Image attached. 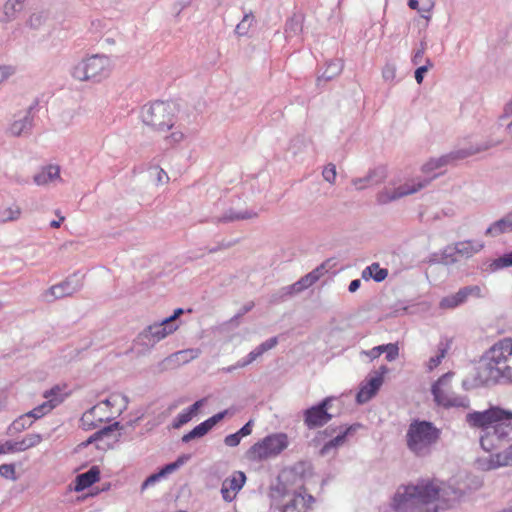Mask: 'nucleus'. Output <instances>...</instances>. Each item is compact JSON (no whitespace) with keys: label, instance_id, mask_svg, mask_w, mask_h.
<instances>
[{"label":"nucleus","instance_id":"obj_1","mask_svg":"<svg viewBox=\"0 0 512 512\" xmlns=\"http://www.w3.org/2000/svg\"><path fill=\"white\" fill-rule=\"evenodd\" d=\"M466 423L472 428L481 429L480 445L485 451L506 447L503 452L479 459L482 469L512 465V411L492 406L484 411L469 412Z\"/></svg>","mask_w":512,"mask_h":512},{"label":"nucleus","instance_id":"obj_2","mask_svg":"<svg viewBox=\"0 0 512 512\" xmlns=\"http://www.w3.org/2000/svg\"><path fill=\"white\" fill-rule=\"evenodd\" d=\"M461 496V490L446 483L421 480L399 488L392 505L397 512H439L450 508Z\"/></svg>","mask_w":512,"mask_h":512},{"label":"nucleus","instance_id":"obj_3","mask_svg":"<svg viewBox=\"0 0 512 512\" xmlns=\"http://www.w3.org/2000/svg\"><path fill=\"white\" fill-rule=\"evenodd\" d=\"M440 437L441 430L432 422L415 419L406 431V446L414 456L425 458L433 453Z\"/></svg>","mask_w":512,"mask_h":512},{"label":"nucleus","instance_id":"obj_4","mask_svg":"<svg viewBox=\"0 0 512 512\" xmlns=\"http://www.w3.org/2000/svg\"><path fill=\"white\" fill-rule=\"evenodd\" d=\"M140 116L144 125L157 132H165L174 127L176 106L171 102L155 101L142 107Z\"/></svg>","mask_w":512,"mask_h":512},{"label":"nucleus","instance_id":"obj_5","mask_svg":"<svg viewBox=\"0 0 512 512\" xmlns=\"http://www.w3.org/2000/svg\"><path fill=\"white\" fill-rule=\"evenodd\" d=\"M112 71L111 59L106 55L95 54L78 62L71 70V75L79 81L100 82Z\"/></svg>","mask_w":512,"mask_h":512},{"label":"nucleus","instance_id":"obj_6","mask_svg":"<svg viewBox=\"0 0 512 512\" xmlns=\"http://www.w3.org/2000/svg\"><path fill=\"white\" fill-rule=\"evenodd\" d=\"M288 445L289 440L285 433H273L254 443L245 455L250 461L260 462L277 457Z\"/></svg>","mask_w":512,"mask_h":512},{"label":"nucleus","instance_id":"obj_7","mask_svg":"<svg viewBox=\"0 0 512 512\" xmlns=\"http://www.w3.org/2000/svg\"><path fill=\"white\" fill-rule=\"evenodd\" d=\"M437 174H433L426 178H416L401 185L395 183H388L376 194V202L379 205H386L388 203L397 201L405 196L412 195L425 188Z\"/></svg>","mask_w":512,"mask_h":512},{"label":"nucleus","instance_id":"obj_8","mask_svg":"<svg viewBox=\"0 0 512 512\" xmlns=\"http://www.w3.org/2000/svg\"><path fill=\"white\" fill-rule=\"evenodd\" d=\"M454 376L453 372L443 374L431 388L434 401L437 405L444 408H468L470 405L467 396L457 395L451 390V379Z\"/></svg>","mask_w":512,"mask_h":512},{"label":"nucleus","instance_id":"obj_9","mask_svg":"<svg viewBox=\"0 0 512 512\" xmlns=\"http://www.w3.org/2000/svg\"><path fill=\"white\" fill-rule=\"evenodd\" d=\"M315 499L305 489L285 492L280 503L272 506L273 512H308Z\"/></svg>","mask_w":512,"mask_h":512},{"label":"nucleus","instance_id":"obj_10","mask_svg":"<svg viewBox=\"0 0 512 512\" xmlns=\"http://www.w3.org/2000/svg\"><path fill=\"white\" fill-rule=\"evenodd\" d=\"M483 248L484 243L481 240L459 241L443 250L442 261L447 265L454 264L458 261V256L470 258Z\"/></svg>","mask_w":512,"mask_h":512},{"label":"nucleus","instance_id":"obj_11","mask_svg":"<svg viewBox=\"0 0 512 512\" xmlns=\"http://www.w3.org/2000/svg\"><path fill=\"white\" fill-rule=\"evenodd\" d=\"M334 397H326L318 404L304 410V424L309 429L323 427L332 419V414L328 412Z\"/></svg>","mask_w":512,"mask_h":512},{"label":"nucleus","instance_id":"obj_12","mask_svg":"<svg viewBox=\"0 0 512 512\" xmlns=\"http://www.w3.org/2000/svg\"><path fill=\"white\" fill-rule=\"evenodd\" d=\"M494 145L495 144L486 143V144H484L482 146H479V147H477L475 149L459 150V151H456V152H451V153L442 155V156H440L438 158H431L429 161H427L422 166V172L425 173V174H431L435 170L440 169V168L448 165L449 163H451L452 161H454L456 159L465 158V157L473 155V154H475L477 152L485 151V150L493 147Z\"/></svg>","mask_w":512,"mask_h":512},{"label":"nucleus","instance_id":"obj_13","mask_svg":"<svg viewBox=\"0 0 512 512\" xmlns=\"http://www.w3.org/2000/svg\"><path fill=\"white\" fill-rule=\"evenodd\" d=\"M83 286V275L79 272L67 277L63 282L52 286L46 291L45 297L47 301H53L63 297L71 296L78 292Z\"/></svg>","mask_w":512,"mask_h":512},{"label":"nucleus","instance_id":"obj_14","mask_svg":"<svg viewBox=\"0 0 512 512\" xmlns=\"http://www.w3.org/2000/svg\"><path fill=\"white\" fill-rule=\"evenodd\" d=\"M178 324H169L165 319L147 326L139 335L145 345L154 346L178 329Z\"/></svg>","mask_w":512,"mask_h":512},{"label":"nucleus","instance_id":"obj_15","mask_svg":"<svg viewBox=\"0 0 512 512\" xmlns=\"http://www.w3.org/2000/svg\"><path fill=\"white\" fill-rule=\"evenodd\" d=\"M478 379L482 384H511L512 385V367L508 365L494 367H478Z\"/></svg>","mask_w":512,"mask_h":512},{"label":"nucleus","instance_id":"obj_16","mask_svg":"<svg viewBox=\"0 0 512 512\" xmlns=\"http://www.w3.org/2000/svg\"><path fill=\"white\" fill-rule=\"evenodd\" d=\"M360 427L359 424H353L350 426H340V427H332L329 426L324 430V434L327 436H331L334 433L338 432L337 435L326 442L323 447L321 448V455H327L332 449H336L346 442L347 438L349 436H352L357 429Z\"/></svg>","mask_w":512,"mask_h":512},{"label":"nucleus","instance_id":"obj_17","mask_svg":"<svg viewBox=\"0 0 512 512\" xmlns=\"http://www.w3.org/2000/svg\"><path fill=\"white\" fill-rule=\"evenodd\" d=\"M360 427L359 424H353L350 426H340V427H332L329 426L324 430V434L327 436H331L334 433L338 432L337 435L326 442L323 447L321 448V455H327L332 449H336L346 442L347 438L349 436H352L357 429Z\"/></svg>","mask_w":512,"mask_h":512},{"label":"nucleus","instance_id":"obj_18","mask_svg":"<svg viewBox=\"0 0 512 512\" xmlns=\"http://www.w3.org/2000/svg\"><path fill=\"white\" fill-rule=\"evenodd\" d=\"M246 475L242 471H234L225 478L221 485V496L225 502H232L246 483Z\"/></svg>","mask_w":512,"mask_h":512},{"label":"nucleus","instance_id":"obj_19","mask_svg":"<svg viewBox=\"0 0 512 512\" xmlns=\"http://www.w3.org/2000/svg\"><path fill=\"white\" fill-rule=\"evenodd\" d=\"M60 393L61 389L58 386H55L44 393V397L47 401L27 412L33 421L42 418L63 401L64 398Z\"/></svg>","mask_w":512,"mask_h":512},{"label":"nucleus","instance_id":"obj_20","mask_svg":"<svg viewBox=\"0 0 512 512\" xmlns=\"http://www.w3.org/2000/svg\"><path fill=\"white\" fill-rule=\"evenodd\" d=\"M387 370L388 369L386 366H381L380 371H382V373L376 374L361 384L360 389L356 395V401L358 404H364L376 395L377 391L380 389L383 383V373H385Z\"/></svg>","mask_w":512,"mask_h":512},{"label":"nucleus","instance_id":"obj_21","mask_svg":"<svg viewBox=\"0 0 512 512\" xmlns=\"http://www.w3.org/2000/svg\"><path fill=\"white\" fill-rule=\"evenodd\" d=\"M386 178V168L376 167L374 169H371L364 177L354 178L352 180V184L357 190H364L368 187L376 186L383 183Z\"/></svg>","mask_w":512,"mask_h":512},{"label":"nucleus","instance_id":"obj_22","mask_svg":"<svg viewBox=\"0 0 512 512\" xmlns=\"http://www.w3.org/2000/svg\"><path fill=\"white\" fill-rule=\"evenodd\" d=\"M33 127V116L31 109L15 115L14 120L9 126V133L12 136H22L31 133Z\"/></svg>","mask_w":512,"mask_h":512},{"label":"nucleus","instance_id":"obj_23","mask_svg":"<svg viewBox=\"0 0 512 512\" xmlns=\"http://www.w3.org/2000/svg\"><path fill=\"white\" fill-rule=\"evenodd\" d=\"M303 22L304 16L301 13H293V15L286 20L284 36L287 42H302L301 33L303 31Z\"/></svg>","mask_w":512,"mask_h":512},{"label":"nucleus","instance_id":"obj_24","mask_svg":"<svg viewBox=\"0 0 512 512\" xmlns=\"http://www.w3.org/2000/svg\"><path fill=\"white\" fill-rule=\"evenodd\" d=\"M277 344L278 337L275 336L267 339L266 341L258 345L255 349H253L251 352H249L247 356L242 358L240 366L247 367L248 365L256 361L259 357H261L265 352L275 348Z\"/></svg>","mask_w":512,"mask_h":512},{"label":"nucleus","instance_id":"obj_25","mask_svg":"<svg viewBox=\"0 0 512 512\" xmlns=\"http://www.w3.org/2000/svg\"><path fill=\"white\" fill-rule=\"evenodd\" d=\"M100 478V470L97 466H92L88 471L77 475L75 481V491L80 492L92 486Z\"/></svg>","mask_w":512,"mask_h":512},{"label":"nucleus","instance_id":"obj_26","mask_svg":"<svg viewBox=\"0 0 512 512\" xmlns=\"http://www.w3.org/2000/svg\"><path fill=\"white\" fill-rule=\"evenodd\" d=\"M34 182L41 186L47 185L55 180H60V167L57 165L45 166L34 176Z\"/></svg>","mask_w":512,"mask_h":512},{"label":"nucleus","instance_id":"obj_27","mask_svg":"<svg viewBox=\"0 0 512 512\" xmlns=\"http://www.w3.org/2000/svg\"><path fill=\"white\" fill-rule=\"evenodd\" d=\"M512 232V219L509 213L501 219L493 222L485 231L486 236L497 237L501 234Z\"/></svg>","mask_w":512,"mask_h":512},{"label":"nucleus","instance_id":"obj_28","mask_svg":"<svg viewBox=\"0 0 512 512\" xmlns=\"http://www.w3.org/2000/svg\"><path fill=\"white\" fill-rule=\"evenodd\" d=\"M24 0H7L0 13V21L9 23L16 19L17 14L22 10Z\"/></svg>","mask_w":512,"mask_h":512},{"label":"nucleus","instance_id":"obj_29","mask_svg":"<svg viewBox=\"0 0 512 512\" xmlns=\"http://www.w3.org/2000/svg\"><path fill=\"white\" fill-rule=\"evenodd\" d=\"M20 216L21 208L17 203H2L0 205V223L16 221L20 218Z\"/></svg>","mask_w":512,"mask_h":512},{"label":"nucleus","instance_id":"obj_30","mask_svg":"<svg viewBox=\"0 0 512 512\" xmlns=\"http://www.w3.org/2000/svg\"><path fill=\"white\" fill-rule=\"evenodd\" d=\"M388 276V270L381 268L378 263H372L362 271V278L368 280L372 278L376 282H382Z\"/></svg>","mask_w":512,"mask_h":512},{"label":"nucleus","instance_id":"obj_31","mask_svg":"<svg viewBox=\"0 0 512 512\" xmlns=\"http://www.w3.org/2000/svg\"><path fill=\"white\" fill-rule=\"evenodd\" d=\"M465 294L460 288L456 293L448 295L441 299L439 306L442 309H454L466 302Z\"/></svg>","mask_w":512,"mask_h":512},{"label":"nucleus","instance_id":"obj_32","mask_svg":"<svg viewBox=\"0 0 512 512\" xmlns=\"http://www.w3.org/2000/svg\"><path fill=\"white\" fill-rule=\"evenodd\" d=\"M343 69V63L340 60H332L327 63L325 70L322 74L317 78L318 83L322 80L330 81L337 77Z\"/></svg>","mask_w":512,"mask_h":512},{"label":"nucleus","instance_id":"obj_33","mask_svg":"<svg viewBox=\"0 0 512 512\" xmlns=\"http://www.w3.org/2000/svg\"><path fill=\"white\" fill-rule=\"evenodd\" d=\"M507 358L502 351H494V345L487 352V361L479 367L499 368L505 365Z\"/></svg>","mask_w":512,"mask_h":512},{"label":"nucleus","instance_id":"obj_34","mask_svg":"<svg viewBox=\"0 0 512 512\" xmlns=\"http://www.w3.org/2000/svg\"><path fill=\"white\" fill-rule=\"evenodd\" d=\"M257 217V213L254 211H242L235 212L233 209H229L223 214L222 217L218 218V222H232L236 220L251 219Z\"/></svg>","mask_w":512,"mask_h":512},{"label":"nucleus","instance_id":"obj_35","mask_svg":"<svg viewBox=\"0 0 512 512\" xmlns=\"http://www.w3.org/2000/svg\"><path fill=\"white\" fill-rule=\"evenodd\" d=\"M33 422L34 421L29 416V414L25 413V414L19 416L17 419H15L11 423V425L9 426V432L11 434L22 432L25 429L29 428L33 424Z\"/></svg>","mask_w":512,"mask_h":512},{"label":"nucleus","instance_id":"obj_36","mask_svg":"<svg viewBox=\"0 0 512 512\" xmlns=\"http://www.w3.org/2000/svg\"><path fill=\"white\" fill-rule=\"evenodd\" d=\"M254 21L255 17L251 11L245 13L242 20L237 24L235 28V34L239 37L246 36L250 28L253 26Z\"/></svg>","mask_w":512,"mask_h":512},{"label":"nucleus","instance_id":"obj_37","mask_svg":"<svg viewBox=\"0 0 512 512\" xmlns=\"http://www.w3.org/2000/svg\"><path fill=\"white\" fill-rule=\"evenodd\" d=\"M323 271H324V266L323 265L318 266L317 268H315L314 270H312L305 276L301 277L298 281L300 282L303 289L305 290V289L311 287L314 283H316L320 279V277L323 275Z\"/></svg>","mask_w":512,"mask_h":512},{"label":"nucleus","instance_id":"obj_38","mask_svg":"<svg viewBox=\"0 0 512 512\" xmlns=\"http://www.w3.org/2000/svg\"><path fill=\"white\" fill-rule=\"evenodd\" d=\"M302 291H304L302 285L299 281H296L291 285L282 287L273 297L275 300H284L285 298L298 294Z\"/></svg>","mask_w":512,"mask_h":512},{"label":"nucleus","instance_id":"obj_39","mask_svg":"<svg viewBox=\"0 0 512 512\" xmlns=\"http://www.w3.org/2000/svg\"><path fill=\"white\" fill-rule=\"evenodd\" d=\"M99 409H100V405H95L82 415L80 422H81V426L84 430H91L96 427V423L94 422V419H95V417L97 415V411Z\"/></svg>","mask_w":512,"mask_h":512},{"label":"nucleus","instance_id":"obj_40","mask_svg":"<svg viewBox=\"0 0 512 512\" xmlns=\"http://www.w3.org/2000/svg\"><path fill=\"white\" fill-rule=\"evenodd\" d=\"M120 424L119 422H115L114 424L112 425H109V426H106L100 430H98L97 432H95L93 435H91L84 444V446H87L93 442H96V441H99L101 439H103L104 437L106 436H109L112 432H114L115 430H117L119 428Z\"/></svg>","mask_w":512,"mask_h":512},{"label":"nucleus","instance_id":"obj_41","mask_svg":"<svg viewBox=\"0 0 512 512\" xmlns=\"http://www.w3.org/2000/svg\"><path fill=\"white\" fill-rule=\"evenodd\" d=\"M210 429L208 425L203 421L199 425L195 426L190 432L182 436V442L188 443L193 439L201 438L206 435Z\"/></svg>","mask_w":512,"mask_h":512},{"label":"nucleus","instance_id":"obj_42","mask_svg":"<svg viewBox=\"0 0 512 512\" xmlns=\"http://www.w3.org/2000/svg\"><path fill=\"white\" fill-rule=\"evenodd\" d=\"M512 266V252L503 254L502 256L494 259L490 264L489 268L492 272L498 271L503 268Z\"/></svg>","mask_w":512,"mask_h":512},{"label":"nucleus","instance_id":"obj_43","mask_svg":"<svg viewBox=\"0 0 512 512\" xmlns=\"http://www.w3.org/2000/svg\"><path fill=\"white\" fill-rule=\"evenodd\" d=\"M41 441H42L41 434H38V433L27 434L21 441H19L20 446H21L20 449L25 451L27 449L37 446L38 444L41 443Z\"/></svg>","mask_w":512,"mask_h":512},{"label":"nucleus","instance_id":"obj_44","mask_svg":"<svg viewBox=\"0 0 512 512\" xmlns=\"http://www.w3.org/2000/svg\"><path fill=\"white\" fill-rule=\"evenodd\" d=\"M494 351H502L506 356L512 355V338H504L494 344Z\"/></svg>","mask_w":512,"mask_h":512},{"label":"nucleus","instance_id":"obj_45","mask_svg":"<svg viewBox=\"0 0 512 512\" xmlns=\"http://www.w3.org/2000/svg\"><path fill=\"white\" fill-rule=\"evenodd\" d=\"M322 176L325 181L334 184L337 176L336 166L333 163L326 165L322 171Z\"/></svg>","mask_w":512,"mask_h":512},{"label":"nucleus","instance_id":"obj_46","mask_svg":"<svg viewBox=\"0 0 512 512\" xmlns=\"http://www.w3.org/2000/svg\"><path fill=\"white\" fill-rule=\"evenodd\" d=\"M447 353V348L446 347H440L439 348V353L436 355V356H433L429 359L428 363H427V368L429 371H432L433 369H435L443 360V358L445 357Z\"/></svg>","mask_w":512,"mask_h":512},{"label":"nucleus","instance_id":"obj_47","mask_svg":"<svg viewBox=\"0 0 512 512\" xmlns=\"http://www.w3.org/2000/svg\"><path fill=\"white\" fill-rule=\"evenodd\" d=\"M426 64L425 65H422V66H419L416 70H415V80L418 84H421L423 82V79H424V74L430 69L433 67V63L432 61L427 58L425 60Z\"/></svg>","mask_w":512,"mask_h":512},{"label":"nucleus","instance_id":"obj_48","mask_svg":"<svg viewBox=\"0 0 512 512\" xmlns=\"http://www.w3.org/2000/svg\"><path fill=\"white\" fill-rule=\"evenodd\" d=\"M384 353H386V359L391 362L394 361L399 355V348L396 344L389 343L384 344Z\"/></svg>","mask_w":512,"mask_h":512},{"label":"nucleus","instance_id":"obj_49","mask_svg":"<svg viewBox=\"0 0 512 512\" xmlns=\"http://www.w3.org/2000/svg\"><path fill=\"white\" fill-rule=\"evenodd\" d=\"M462 290L465 294L466 299H468L469 296H473L476 298L484 297L482 288L478 285L465 286L462 288Z\"/></svg>","mask_w":512,"mask_h":512},{"label":"nucleus","instance_id":"obj_50","mask_svg":"<svg viewBox=\"0 0 512 512\" xmlns=\"http://www.w3.org/2000/svg\"><path fill=\"white\" fill-rule=\"evenodd\" d=\"M184 133L181 130L175 129L172 133L165 137V141L169 145H175L184 140Z\"/></svg>","mask_w":512,"mask_h":512},{"label":"nucleus","instance_id":"obj_51","mask_svg":"<svg viewBox=\"0 0 512 512\" xmlns=\"http://www.w3.org/2000/svg\"><path fill=\"white\" fill-rule=\"evenodd\" d=\"M0 475L6 479L15 480V467L13 464L0 465Z\"/></svg>","mask_w":512,"mask_h":512},{"label":"nucleus","instance_id":"obj_52","mask_svg":"<svg viewBox=\"0 0 512 512\" xmlns=\"http://www.w3.org/2000/svg\"><path fill=\"white\" fill-rule=\"evenodd\" d=\"M193 417L186 411L180 412L173 422L174 428H180L184 424L188 423Z\"/></svg>","mask_w":512,"mask_h":512},{"label":"nucleus","instance_id":"obj_53","mask_svg":"<svg viewBox=\"0 0 512 512\" xmlns=\"http://www.w3.org/2000/svg\"><path fill=\"white\" fill-rule=\"evenodd\" d=\"M163 477L161 472L154 473L150 476H148L145 481L141 485V490H145L150 486H153L156 482L160 481Z\"/></svg>","mask_w":512,"mask_h":512},{"label":"nucleus","instance_id":"obj_54","mask_svg":"<svg viewBox=\"0 0 512 512\" xmlns=\"http://www.w3.org/2000/svg\"><path fill=\"white\" fill-rule=\"evenodd\" d=\"M228 414V410L221 411L212 417L208 418L204 422L208 425V428L211 430L218 422H220L226 415Z\"/></svg>","mask_w":512,"mask_h":512},{"label":"nucleus","instance_id":"obj_55","mask_svg":"<svg viewBox=\"0 0 512 512\" xmlns=\"http://www.w3.org/2000/svg\"><path fill=\"white\" fill-rule=\"evenodd\" d=\"M425 50H426V42L421 41L420 47L414 52V54L412 56V63L414 65H418L421 63L424 53H425Z\"/></svg>","mask_w":512,"mask_h":512},{"label":"nucleus","instance_id":"obj_56","mask_svg":"<svg viewBox=\"0 0 512 512\" xmlns=\"http://www.w3.org/2000/svg\"><path fill=\"white\" fill-rule=\"evenodd\" d=\"M44 22V16L41 13L32 14L28 20V25L33 28H39Z\"/></svg>","mask_w":512,"mask_h":512},{"label":"nucleus","instance_id":"obj_57","mask_svg":"<svg viewBox=\"0 0 512 512\" xmlns=\"http://www.w3.org/2000/svg\"><path fill=\"white\" fill-rule=\"evenodd\" d=\"M382 76L386 81H392L396 76V68L393 64H387L382 71Z\"/></svg>","mask_w":512,"mask_h":512},{"label":"nucleus","instance_id":"obj_58","mask_svg":"<svg viewBox=\"0 0 512 512\" xmlns=\"http://www.w3.org/2000/svg\"><path fill=\"white\" fill-rule=\"evenodd\" d=\"M382 353H384V345L375 346L368 351H362V354L369 357L370 360L378 358Z\"/></svg>","mask_w":512,"mask_h":512},{"label":"nucleus","instance_id":"obj_59","mask_svg":"<svg viewBox=\"0 0 512 512\" xmlns=\"http://www.w3.org/2000/svg\"><path fill=\"white\" fill-rule=\"evenodd\" d=\"M241 437L238 435V433L229 434L224 438V443L228 447H236L239 445L241 441Z\"/></svg>","mask_w":512,"mask_h":512},{"label":"nucleus","instance_id":"obj_60","mask_svg":"<svg viewBox=\"0 0 512 512\" xmlns=\"http://www.w3.org/2000/svg\"><path fill=\"white\" fill-rule=\"evenodd\" d=\"M15 73V69L9 65L0 66V83L12 76Z\"/></svg>","mask_w":512,"mask_h":512},{"label":"nucleus","instance_id":"obj_61","mask_svg":"<svg viewBox=\"0 0 512 512\" xmlns=\"http://www.w3.org/2000/svg\"><path fill=\"white\" fill-rule=\"evenodd\" d=\"M5 446V453L7 452H22L23 450L20 449V442L19 441H6L4 443Z\"/></svg>","mask_w":512,"mask_h":512},{"label":"nucleus","instance_id":"obj_62","mask_svg":"<svg viewBox=\"0 0 512 512\" xmlns=\"http://www.w3.org/2000/svg\"><path fill=\"white\" fill-rule=\"evenodd\" d=\"M177 469H179V466L178 464L174 461L172 463H169V464H166L164 467H162L160 469V472L161 474L163 475V477H166L168 474H171L173 473L174 471H176Z\"/></svg>","mask_w":512,"mask_h":512},{"label":"nucleus","instance_id":"obj_63","mask_svg":"<svg viewBox=\"0 0 512 512\" xmlns=\"http://www.w3.org/2000/svg\"><path fill=\"white\" fill-rule=\"evenodd\" d=\"M252 426H253V421L252 420H249L243 427H241L237 433L238 435L243 438L245 436H248L252 433Z\"/></svg>","mask_w":512,"mask_h":512},{"label":"nucleus","instance_id":"obj_64","mask_svg":"<svg viewBox=\"0 0 512 512\" xmlns=\"http://www.w3.org/2000/svg\"><path fill=\"white\" fill-rule=\"evenodd\" d=\"M203 403H204V399L198 400L185 410L193 417L194 415L197 414L198 410L203 405Z\"/></svg>","mask_w":512,"mask_h":512}]
</instances>
